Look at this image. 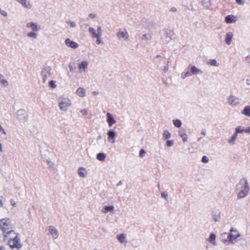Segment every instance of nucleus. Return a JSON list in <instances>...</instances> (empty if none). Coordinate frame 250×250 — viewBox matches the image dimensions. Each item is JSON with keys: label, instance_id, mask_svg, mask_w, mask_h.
Returning a JSON list of instances; mask_svg holds the SVG:
<instances>
[{"label": "nucleus", "instance_id": "obj_1", "mask_svg": "<svg viewBox=\"0 0 250 250\" xmlns=\"http://www.w3.org/2000/svg\"><path fill=\"white\" fill-rule=\"evenodd\" d=\"M236 189L238 191L237 195L239 199L245 197L249 192V187L247 180L243 178L237 185Z\"/></svg>", "mask_w": 250, "mask_h": 250}, {"label": "nucleus", "instance_id": "obj_2", "mask_svg": "<svg viewBox=\"0 0 250 250\" xmlns=\"http://www.w3.org/2000/svg\"><path fill=\"white\" fill-rule=\"evenodd\" d=\"M71 104L70 100L67 97H62L59 99V106L62 110L66 111Z\"/></svg>", "mask_w": 250, "mask_h": 250}, {"label": "nucleus", "instance_id": "obj_3", "mask_svg": "<svg viewBox=\"0 0 250 250\" xmlns=\"http://www.w3.org/2000/svg\"><path fill=\"white\" fill-rule=\"evenodd\" d=\"M11 222L8 218H3L0 219V229L5 232V231L11 227Z\"/></svg>", "mask_w": 250, "mask_h": 250}, {"label": "nucleus", "instance_id": "obj_4", "mask_svg": "<svg viewBox=\"0 0 250 250\" xmlns=\"http://www.w3.org/2000/svg\"><path fill=\"white\" fill-rule=\"evenodd\" d=\"M8 243L10 247L12 249L17 248L19 249L21 247L19 237H15L14 239L9 240Z\"/></svg>", "mask_w": 250, "mask_h": 250}, {"label": "nucleus", "instance_id": "obj_5", "mask_svg": "<svg viewBox=\"0 0 250 250\" xmlns=\"http://www.w3.org/2000/svg\"><path fill=\"white\" fill-rule=\"evenodd\" d=\"M240 236V235L238 231L233 228H231L229 231L228 238L229 241L232 242Z\"/></svg>", "mask_w": 250, "mask_h": 250}, {"label": "nucleus", "instance_id": "obj_6", "mask_svg": "<svg viewBox=\"0 0 250 250\" xmlns=\"http://www.w3.org/2000/svg\"><path fill=\"white\" fill-rule=\"evenodd\" d=\"M26 27L30 28L32 30V32H38L41 30V28L39 25L32 22L27 23Z\"/></svg>", "mask_w": 250, "mask_h": 250}, {"label": "nucleus", "instance_id": "obj_7", "mask_svg": "<svg viewBox=\"0 0 250 250\" xmlns=\"http://www.w3.org/2000/svg\"><path fill=\"white\" fill-rule=\"evenodd\" d=\"M228 101L229 104L232 106L236 105L239 103V99L231 95L229 97Z\"/></svg>", "mask_w": 250, "mask_h": 250}, {"label": "nucleus", "instance_id": "obj_8", "mask_svg": "<svg viewBox=\"0 0 250 250\" xmlns=\"http://www.w3.org/2000/svg\"><path fill=\"white\" fill-rule=\"evenodd\" d=\"M17 118L21 121H24L26 119V114L24 110H19L17 112Z\"/></svg>", "mask_w": 250, "mask_h": 250}, {"label": "nucleus", "instance_id": "obj_9", "mask_svg": "<svg viewBox=\"0 0 250 250\" xmlns=\"http://www.w3.org/2000/svg\"><path fill=\"white\" fill-rule=\"evenodd\" d=\"M65 43L68 47L75 49L79 46V45L76 42L71 41L69 39H67L65 41Z\"/></svg>", "mask_w": 250, "mask_h": 250}, {"label": "nucleus", "instance_id": "obj_10", "mask_svg": "<svg viewBox=\"0 0 250 250\" xmlns=\"http://www.w3.org/2000/svg\"><path fill=\"white\" fill-rule=\"evenodd\" d=\"M4 236L9 239V240H11L14 239L15 237H19L18 235L14 231L12 230L5 232Z\"/></svg>", "mask_w": 250, "mask_h": 250}, {"label": "nucleus", "instance_id": "obj_11", "mask_svg": "<svg viewBox=\"0 0 250 250\" xmlns=\"http://www.w3.org/2000/svg\"><path fill=\"white\" fill-rule=\"evenodd\" d=\"M49 233L54 239L58 237V232L57 230L53 227H50L49 229Z\"/></svg>", "mask_w": 250, "mask_h": 250}, {"label": "nucleus", "instance_id": "obj_12", "mask_svg": "<svg viewBox=\"0 0 250 250\" xmlns=\"http://www.w3.org/2000/svg\"><path fill=\"white\" fill-rule=\"evenodd\" d=\"M106 117H107V122L108 124V125L109 126H112L113 124H115L116 123L115 120L113 118L112 115L110 113H107L106 114Z\"/></svg>", "mask_w": 250, "mask_h": 250}, {"label": "nucleus", "instance_id": "obj_13", "mask_svg": "<svg viewBox=\"0 0 250 250\" xmlns=\"http://www.w3.org/2000/svg\"><path fill=\"white\" fill-rule=\"evenodd\" d=\"M117 36L119 38H124L125 39H127L128 38L127 32L125 30H119L117 33Z\"/></svg>", "mask_w": 250, "mask_h": 250}, {"label": "nucleus", "instance_id": "obj_14", "mask_svg": "<svg viewBox=\"0 0 250 250\" xmlns=\"http://www.w3.org/2000/svg\"><path fill=\"white\" fill-rule=\"evenodd\" d=\"M236 21V18L232 15H229L225 18V22L227 23L234 22Z\"/></svg>", "mask_w": 250, "mask_h": 250}, {"label": "nucleus", "instance_id": "obj_15", "mask_svg": "<svg viewBox=\"0 0 250 250\" xmlns=\"http://www.w3.org/2000/svg\"><path fill=\"white\" fill-rule=\"evenodd\" d=\"M233 38V34L232 32H229L227 33L226 34V37L225 39V42L226 43L229 45L231 43V40Z\"/></svg>", "mask_w": 250, "mask_h": 250}, {"label": "nucleus", "instance_id": "obj_16", "mask_svg": "<svg viewBox=\"0 0 250 250\" xmlns=\"http://www.w3.org/2000/svg\"><path fill=\"white\" fill-rule=\"evenodd\" d=\"M235 131H236V133H250V127H249L248 128L243 129L241 126H238L236 128Z\"/></svg>", "mask_w": 250, "mask_h": 250}, {"label": "nucleus", "instance_id": "obj_17", "mask_svg": "<svg viewBox=\"0 0 250 250\" xmlns=\"http://www.w3.org/2000/svg\"><path fill=\"white\" fill-rule=\"evenodd\" d=\"M107 135L108 141L113 140L112 143H114L115 142L114 137L116 135L115 132L112 130H109L107 133Z\"/></svg>", "mask_w": 250, "mask_h": 250}, {"label": "nucleus", "instance_id": "obj_18", "mask_svg": "<svg viewBox=\"0 0 250 250\" xmlns=\"http://www.w3.org/2000/svg\"><path fill=\"white\" fill-rule=\"evenodd\" d=\"M78 173L80 177L84 178L85 177L86 171L84 168L80 167L78 169Z\"/></svg>", "mask_w": 250, "mask_h": 250}, {"label": "nucleus", "instance_id": "obj_19", "mask_svg": "<svg viewBox=\"0 0 250 250\" xmlns=\"http://www.w3.org/2000/svg\"><path fill=\"white\" fill-rule=\"evenodd\" d=\"M76 93L78 95L81 97H83L85 95V90L82 87L78 88L76 91Z\"/></svg>", "mask_w": 250, "mask_h": 250}, {"label": "nucleus", "instance_id": "obj_20", "mask_svg": "<svg viewBox=\"0 0 250 250\" xmlns=\"http://www.w3.org/2000/svg\"><path fill=\"white\" fill-rule=\"evenodd\" d=\"M242 113L245 116L250 117V106H246L242 111Z\"/></svg>", "mask_w": 250, "mask_h": 250}, {"label": "nucleus", "instance_id": "obj_21", "mask_svg": "<svg viewBox=\"0 0 250 250\" xmlns=\"http://www.w3.org/2000/svg\"><path fill=\"white\" fill-rule=\"evenodd\" d=\"M88 63L86 61H83L79 65V68L80 70L83 69L85 70L87 67Z\"/></svg>", "mask_w": 250, "mask_h": 250}, {"label": "nucleus", "instance_id": "obj_22", "mask_svg": "<svg viewBox=\"0 0 250 250\" xmlns=\"http://www.w3.org/2000/svg\"><path fill=\"white\" fill-rule=\"evenodd\" d=\"M179 135L182 138L183 141L184 142H186L188 140L187 135L186 134L184 130H180L179 131Z\"/></svg>", "mask_w": 250, "mask_h": 250}, {"label": "nucleus", "instance_id": "obj_23", "mask_svg": "<svg viewBox=\"0 0 250 250\" xmlns=\"http://www.w3.org/2000/svg\"><path fill=\"white\" fill-rule=\"evenodd\" d=\"M89 32L92 35V37L93 38H95V37H98L99 36V34H98L97 33H96V31L95 30V29L92 28V27H90L89 28Z\"/></svg>", "mask_w": 250, "mask_h": 250}, {"label": "nucleus", "instance_id": "obj_24", "mask_svg": "<svg viewBox=\"0 0 250 250\" xmlns=\"http://www.w3.org/2000/svg\"><path fill=\"white\" fill-rule=\"evenodd\" d=\"M0 82L4 87H6L8 85V82L5 79L4 77L1 75H0Z\"/></svg>", "mask_w": 250, "mask_h": 250}, {"label": "nucleus", "instance_id": "obj_25", "mask_svg": "<svg viewBox=\"0 0 250 250\" xmlns=\"http://www.w3.org/2000/svg\"><path fill=\"white\" fill-rule=\"evenodd\" d=\"M114 208L113 206H105L103 210H102V211L105 213L108 211H112L114 209Z\"/></svg>", "mask_w": 250, "mask_h": 250}, {"label": "nucleus", "instance_id": "obj_26", "mask_svg": "<svg viewBox=\"0 0 250 250\" xmlns=\"http://www.w3.org/2000/svg\"><path fill=\"white\" fill-rule=\"evenodd\" d=\"M106 158V155L104 153H100L97 155V159L101 161H103Z\"/></svg>", "mask_w": 250, "mask_h": 250}, {"label": "nucleus", "instance_id": "obj_27", "mask_svg": "<svg viewBox=\"0 0 250 250\" xmlns=\"http://www.w3.org/2000/svg\"><path fill=\"white\" fill-rule=\"evenodd\" d=\"M117 238L120 242L124 243L125 238V235L123 233L119 234L117 235Z\"/></svg>", "mask_w": 250, "mask_h": 250}, {"label": "nucleus", "instance_id": "obj_28", "mask_svg": "<svg viewBox=\"0 0 250 250\" xmlns=\"http://www.w3.org/2000/svg\"><path fill=\"white\" fill-rule=\"evenodd\" d=\"M203 5L206 7H209L211 5L210 0H202Z\"/></svg>", "mask_w": 250, "mask_h": 250}, {"label": "nucleus", "instance_id": "obj_29", "mask_svg": "<svg viewBox=\"0 0 250 250\" xmlns=\"http://www.w3.org/2000/svg\"><path fill=\"white\" fill-rule=\"evenodd\" d=\"M191 72L192 74H198V73L202 72L201 71H200L199 69H198L197 67H196L194 66L191 67Z\"/></svg>", "mask_w": 250, "mask_h": 250}, {"label": "nucleus", "instance_id": "obj_30", "mask_svg": "<svg viewBox=\"0 0 250 250\" xmlns=\"http://www.w3.org/2000/svg\"><path fill=\"white\" fill-rule=\"evenodd\" d=\"M215 235L213 233L210 234L209 237L208 238V241L210 243H213V244H215Z\"/></svg>", "mask_w": 250, "mask_h": 250}, {"label": "nucleus", "instance_id": "obj_31", "mask_svg": "<svg viewBox=\"0 0 250 250\" xmlns=\"http://www.w3.org/2000/svg\"><path fill=\"white\" fill-rule=\"evenodd\" d=\"M27 36L30 38H34L35 39L37 38L38 34L34 32H31L27 34Z\"/></svg>", "mask_w": 250, "mask_h": 250}, {"label": "nucleus", "instance_id": "obj_32", "mask_svg": "<svg viewBox=\"0 0 250 250\" xmlns=\"http://www.w3.org/2000/svg\"><path fill=\"white\" fill-rule=\"evenodd\" d=\"M170 137L171 134L168 130H166L164 131L163 137H164L165 139H169L170 138Z\"/></svg>", "mask_w": 250, "mask_h": 250}, {"label": "nucleus", "instance_id": "obj_33", "mask_svg": "<svg viewBox=\"0 0 250 250\" xmlns=\"http://www.w3.org/2000/svg\"><path fill=\"white\" fill-rule=\"evenodd\" d=\"M237 136V133H236V131H235V133H234L231 137V139L229 141V143L230 144H233L235 141Z\"/></svg>", "mask_w": 250, "mask_h": 250}, {"label": "nucleus", "instance_id": "obj_34", "mask_svg": "<svg viewBox=\"0 0 250 250\" xmlns=\"http://www.w3.org/2000/svg\"><path fill=\"white\" fill-rule=\"evenodd\" d=\"M173 124L175 126L180 127L181 126L182 123L179 120L177 119L173 120Z\"/></svg>", "mask_w": 250, "mask_h": 250}, {"label": "nucleus", "instance_id": "obj_35", "mask_svg": "<svg viewBox=\"0 0 250 250\" xmlns=\"http://www.w3.org/2000/svg\"><path fill=\"white\" fill-rule=\"evenodd\" d=\"M208 63L212 66L218 65L217 62L215 60H210Z\"/></svg>", "mask_w": 250, "mask_h": 250}, {"label": "nucleus", "instance_id": "obj_36", "mask_svg": "<svg viewBox=\"0 0 250 250\" xmlns=\"http://www.w3.org/2000/svg\"><path fill=\"white\" fill-rule=\"evenodd\" d=\"M49 86L52 88H54L56 87L55 82L54 81H51L49 82Z\"/></svg>", "mask_w": 250, "mask_h": 250}, {"label": "nucleus", "instance_id": "obj_37", "mask_svg": "<svg viewBox=\"0 0 250 250\" xmlns=\"http://www.w3.org/2000/svg\"><path fill=\"white\" fill-rule=\"evenodd\" d=\"M202 162L204 163H207L208 162V158L206 156H204L202 158Z\"/></svg>", "mask_w": 250, "mask_h": 250}, {"label": "nucleus", "instance_id": "obj_38", "mask_svg": "<svg viewBox=\"0 0 250 250\" xmlns=\"http://www.w3.org/2000/svg\"><path fill=\"white\" fill-rule=\"evenodd\" d=\"M146 154V152L144 150V149H142L140 150V152H139V156L140 157H143L145 155V154Z\"/></svg>", "mask_w": 250, "mask_h": 250}, {"label": "nucleus", "instance_id": "obj_39", "mask_svg": "<svg viewBox=\"0 0 250 250\" xmlns=\"http://www.w3.org/2000/svg\"><path fill=\"white\" fill-rule=\"evenodd\" d=\"M173 142L172 140H168L166 142V145L167 146H171L173 145Z\"/></svg>", "mask_w": 250, "mask_h": 250}, {"label": "nucleus", "instance_id": "obj_40", "mask_svg": "<svg viewBox=\"0 0 250 250\" xmlns=\"http://www.w3.org/2000/svg\"><path fill=\"white\" fill-rule=\"evenodd\" d=\"M0 134H4V135L6 134L5 130L4 129V128L2 127V126L1 125H0Z\"/></svg>", "mask_w": 250, "mask_h": 250}, {"label": "nucleus", "instance_id": "obj_41", "mask_svg": "<svg viewBox=\"0 0 250 250\" xmlns=\"http://www.w3.org/2000/svg\"><path fill=\"white\" fill-rule=\"evenodd\" d=\"M0 13L4 17H6L7 16V13L5 10H1V12H0Z\"/></svg>", "mask_w": 250, "mask_h": 250}, {"label": "nucleus", "instance_id": "obj_42", "mask_svg": "<svg viewBox=\"0 0 250 250\" xmlns=\"http://www.w3.org/2000/svg\"><path fill=\"white\" fill-rule=\"evenodd\" d=\"M42 75L43 77V80L44 82H45V77H46V73H45V70L44 71H42Z\"/></svg>", "mask_w": 250, "mask_h": 250}, {"label": "nucleus", "instance_id": "obj_43", "mask_svg": "<svg viewBox=\"0 0 250 250\" xmlns=\"http://www.w3.org/2000/svg\"><path fill=\"white\" fill-rule=\"evenodd\" d=\"M97 34H99V36H101L102 34V29L100 26L98 27L97 28Z\"/></svg>", "mask_w": 250, "mask_h": 250}, {"label": "nucleus", "instance_id": "obj_44", "mask_svg": "<svg viewBox=\"0 0 250 250\" xmlns=\"http://www.w3.org/2000/svg\"><path fill=\"white\" fill-rule=\"evenodd\" d=\"M69 24L71 27H74L76 26V23L74 21H69Z\"/></svg>", "mask_w": 250, "mask_h": 250}, {"label": "nucleus", "instance_id": "obj_45", "mask_svg": "<svg viewBox=\"0 0 250 250\" xmlns=\"http://www.w3.org/2000/svg\"><path fill=\"white\" fill-rule=\"evenodd\" d=\"M81 112L82 113L83 115H86L87 114V111L86 109H82L81 111Z\"/></svg>", "mask_w": 250, "mask_h": 250}, {"label": "nucleus", "instance_id": "obj_46", "mask_svg": "<svg viewBox=\"0 0 250 250\" xmlns=\"http://www.w3.org/2000/svg\"><path fill=\"white\" fill-rule=\"evenodd\" d=\"M101 36H99L98 37H95V38H97L96 43L99 44L101 42V40L100 38Z\"/></svg>", "mask_w": 250, "mask_h": 250}, {"label": "nucleus", "instance_id": "obj_47", "mask_svg": "<svg viewBox=\"0 0 250 250\" xmlns=\"http://www.w3.org/2000/svg\"><path fill=\"white\" fill-rule=\"evenodd\" d=\"M236 2L240 5H243L244 4V1L242 0H235Z\"/></svg>", "mask_w": 250, "mask_h": 250}, {"label": "nucleus", "instance_id": "obj_48", "mask_svg": "<svg viewBox=\"0 0 250 250\" xmlns=\"http://www.w3.org/2000/svg\"><path fill=\"white\" fill-rule=\"evenodd\" d=\"M11 204L13 206H16V203L14 200H11Z\"/></svg>", "mask_w": 250, "mask_h": 250}, {"label": "nucleus", "instance_id": "obj_49", "mask_svg": "<svg viewBox=\"0 0 250 250\" xmlns=\"http://www.w3.org/2000/svg\"><path fill=\"white\" fill-rule=\"evenodd\" d=\"M171 12H176L177 9L175 7H172L171 8L170 10Z\"/></svg>", "mask_w": 250, "mask_h": 250}, {"label": "nucleus", "instance_id": "obj_50", "mask_svg": "<svg viewBox=\"0 0 250 250\" xmlns=\"http://www.w3.org/2000/svg\"><path fill=\"white\" fill-rule=\"evenodd\" d=\"M2 152V145L1 143H0V153Z\"/></svg>", "mask_w": 250, "mask_h": 250}, {"label": "nucleus", "instance_id": "obj_51", "mask_svg": "<svg viewBox=\"0 0 250 250\" xmlns=\"http://www.w3.org/2000/svg\"><path fill=\"white\" fill-rule=\"evenodd\" d=\"M0 250H6L5 248L3 246H0Z\"/></svg>", "mask_w": 250, "mask_h": 250}, {"label": "nucleus", "instance_id": "obj_52", "mask_svg": "<svg viewBox=\"0 0 250 250\" xmlns=\"http://www.w3.org/2000/svg\"><path fill=\"white\" fill-rule=\"evenodd\" d=\"M89 17L91 18H94L95 17V15H94V14H90L89 15Z\"/></svg>", "mask_w": 250, "mask_h": 250}, {"label": "nucleus", "instance_id": "obj_53", "mask_svg": "<svg viewBox=\"0 0 250 250\" xmlns=\"http://www.w3.org/2000/svg\"><path fill=\"white\" fill-rule=\"evenodd\" d=\"M189 75H190V73H189L187 72V73H186L185 74V77H188V76H189Z\"/></svg>", "mask_w": 250, "mask_h": 250}, {"label": "nucleus", "instance_id": "obj_54", "mask_svg": "<svg viewBox=\"0 0 250 250\" xmlns=\"http://www.w3.org/2000/svg\"><path fill=\"white\" fill-rule=\"evenodd\" d=\"M2 206V202L1 199H0V207Z\"/></svg>", "mask_w": 250, "mask_h": 250}, {"label": "nucleus", "instance_id": "obj_55", "mask_svg": "<svg viewBox=\"0 0 250 250\" xmlns=\"http://www.w3.org/2000/svg\"><path fill=\"white\" fill-rule=\"evenodd\" d=\"M93 94L94 95H96L98 94V92H96V91H94V92H93Z\"/></svg>", "mask_w": 250, "mask_h": 250}, {"label": "nucleus", "instance_id": "obj_56", "mask_svg": "<svg viewBox=\"0 0 250 250\" xmlns=\"http://www.w3.org/2000/svg\"><path fill=\"white\" fill-rule=\"evenodd\" d=\"M162 195L165 196V195H163V193L162 194Z\"/></svg>", "mask_w": 250, "mask_h": 250}, {"label": "nucleus", "instance_id": "obj_57", "mask_svg": "<svg viewBox=\"0 0 250 250\" xmlns=\"http://www.w3.org/2000/svg\"><path fill=\"white\" fill-rule=\"evenodd\" d=\"M162 195L165 196V195H163V193L162 194Z\"/></svg>", "mask_w": 250, "mask_h": 250}, {"label": "nucleus", "instance_id": "obj_58", "mask_svg": "<svg viewBox=\"0 0 250 250\" xmlns=\"http://www.w3.org/2000/svg\"><path fill=\"white\" fill-rule=\"evenodd\" d=\"M1 8L0 7V12H1Z\"/></svg>", "mask_w": 250, "mask_h": 250}]
</instances>
